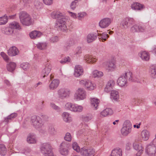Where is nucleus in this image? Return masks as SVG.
Wrapping results in <instances>:
<instances>
[{
    "label": "nucleus",
    "instance_id": "obj_62",
    "mask_svg": "<svg viewBox=\"0 0 156 156\" xmlns=\"http://www.w3.org/2000/svg\"><path fill=\"white\" fill-rule=\"evenodd\" d=\"M69 14L73 18L76 19L77 18L76 15V13H73L70 12H68Z\"/></svg>",
    "mask_w": 156,
    "mask_h": 156
},
{
    "label": "nucleus",
    "instance_id": "obj_63",
    "mask_svg": "<svg viewBox=\"0 0 156 156\" xmlns=\"http://www.w3.org/2000/svg\"><path fill=\"white\" fill-rule=\"evenodd\" d=\"M5 83L8 86H10L11 85L9 81L7 80H5Z\"/></svg>",
    "mask_w": 156,
    "mask_h": 156
},
{
    "label": "nucleus",
    "instance_id": "obj_37",
    "mask_svg": "<svg viewBox=\"0 0 156 156\" xmlns=\"http://www.w3.org/2000/svg\"><path fill=\"white\" fill-rule=\"evenodd\" d=\"M62 116L64 120L66 122H69L71 121V118L70 116L69 113L67 112H64L62 114Z\"/></svg>",
    "mask_w": 156,
    "mask_h": 156
},
{
    "label": "nucleus",
    "instance_id": "obj_33",
    "mask_svg": "<svg viewBox=\"0 0 156 156\" xmlns=\"http://www.w3.org/2000/svg\"><path fill=\"white\" fill-rule=\"evenodd\" d=\"M113 113V111L110 108H107L103 110L101 112V114L102 116L105 117L109 115H111Z\"/></svg>",
    "mask_w": 156,
    "mask_h": 156
},
{
    "label": "nucleus",
    "instance_id": "obj_40",
    "mask_svg": "<svg viewBox=\"0 0 156 156\" xmlns=\"http://www.w3.org/2000/svg\"><path fill=\"white\" fill-rule=\"evenodd\" d=\"M93 75L94 77H101L103 76V73L101 71H99L97 70H94L93 72Z\"/></svg>",
    "mask_w": 156,
    "mask_h": 156
},
{
    "label": "nucleus",
    "instance_id": "obj_64",
    "mask_svg": "<svg viewBox=\"0 0 156 156\" xmlns=\"http://www.w3.org/2000/svg\"><path fill=\"white\" fill-rule=\"evenodd\" d=\"M42 83L40 82H39L37 83L34 85V87H37L39 85L41 84Z\"/></svg>",
    "mask_w": 156,
    "mask_h": 156
},
{
    "label": "nucleus",
    "instance_id": "obj_20",
    "mask_svg": "<svg viewBox=\"0 0 156 156\" xmlns=\"http://www.w3.org/2000/svg\"><path fill=\"white\" fill-rule=\"evenodd\" d=\"M83 59L87 63H94L97 60L95 57L88 55L84 56Z\"/></svg>",
    "mask_w": 156,
    "mask_h": 156
},
{
    "label": "nucleus",
    "instance_id": "obj_3",
    "mask_svg": "<svg viewBox=\"0 0 156 156\" xmlns=\"http://www.w3.org/2000/svg\"><path fill=\"white\" fill-rule=\"evenodd\" d=\"M134 23V20L133 18L127 17L124 19L121 22V25L122 28H132V29H141V27L137 24L134 25L132 27V25Z\"/></svg>",
    "mask_w": 156,
    "mask_h": 156
},
{
    "label": "nucleus",
    "instance_id": "obj_8",
    "mask_svg": "<svg viewBox=\"0 0 156 156\" xmlns=\"http://www.w3.org/2000/svg\"><path fill=\"white\" fill-rule=\"evenodd\" d=\"M31 122L33 126L37 129L42 128L43 124L42 122L41 118L38 116L33 115L31 117Z\"/></svg>",
    "mask_w": 156,
    "mask_h": 156
},
{
    "label": "nucleus",
    "instance_id": "obj_49",
    "mask_svg": "<svg viewBox=\"0 0 156 156\" xmlns=\"http://www.w3.org/2000/svg\"><path fill=\"white\" fill-rule=\"evenodd\" d=\"M65 140L68 141H70L71 140L72 137L70 134L69 133H67L65 136Z\"/></svg>",
    "mask_w": 156,
    "mask_h": 156
},
{
    "label": "nucleus",
    "instance_id": "obj_36",
    "mask_svg": "<svg viewBox=\"0 0 156 156\" xmlns=\"http://www.w3.org/2000/svg\"><path fill=\"white\" fill-rule=\"evenodd\" d=\"M140 56L142 59L145 61H147L149 59V56L148 53L145 51H143L141 52Z\"/></svg>",
    "mask_w": 156,
    "mask_h": 156
},
{
    "label": "nucleus",
    "instance_id": "obj_32",
    "mask_svg": "<svg viewBox=\"0 0 156 156\" xmlns=\"http://www.w3.org/2000/svg\"><path fill=\"white\" fill-rule=\"evenodd\" d=\"M48 132V134L51 136L55 135L57 133V131L55 129L54 126L52 125L49 126Z\"/></svg>",
    "mask_w": 156,
    "mask_h": 156
},
{
    "label": "nucleus",
    "instance_id": "obj_53",
    "mask_svg": "<svg viewBox=\"0 0 156 156\" xmlns=\"http://www.w3.org/2000/svg\"><path fill=\"white\" fill-rule=\"evenodd\" d=\"M1 55L5 61H7L9 60L8 56L4 52H1Z\"/></svg>",
    "mask_w": 156,
    "mask_h": 156
},
{
    "label": "nucleus",
    "instance_id": "obj_12",
    "mask_svg": "<svg viewBox=\"0 0 156 156\" xmlns=\"http://www.w3.org/2000/svg\"><path fill=\"white\" fill-rule=\"evenodd\" d=\"M86 97L85 90L82 88H79L76 91L75 95V98L77 100H82Z\"/></svg>",
    "mask_w": 156,
    "mask_h": 156
},
{
    "label": "nucleus",
    "instance_id": "obj_61",
    "mask_svg": "<svg viewBox=\"0 0 156 156\" xmlns=\"http://www.w3.org/2000/svg\"><path fill=\"white\" fill-rule=\"evenodd\" d=\"M24 5H27L31 2V0H22Z\"/></svg>",
    "mask_w": 156,
    "mask_h": 156
},
{
    "label": "nucleus",
    "instance_id": "obj_46",
    "mask_svg": "<svg viewBox=\"0 0 156 156\" xmlns=\"http://www.w3.org/2000/svg\"><path fill=\"white\" fill-rule=\"evenodd\" d=\"M87 14L84 12L79 13L78 14L77 18L79 20H81L83 19L84 17L86 16Z\"/></svg>",
    "mask_w": 156,
    "mask_h": 156
},
{
    "label": "nucleus",
    "instance_id": "obj_58",
    "mask_svg": "<svg viewBox=\"0 0 156 156\" xmlns=\"http://www.w3.org/2000/svg\"><path fill=\"white\" fill-rule=\"evenodd\" d=\"M34 4L35 6H36L37 9L42 5V3L37 0L35 1L34 2Z\"/></svg>",
    "mask_w": 156,
    "mask_h": 156
},
{
    "label": "nucleus",
    "instance_id": "obj_60",
    "mask_svg": "<svg viewBox=\"0 0 156 156\" xmlns=\"http://www.w3.org/2000/svg\"><path fill=\"white\" fill-rule=\"evenodd\" d=\"M107 85H109L112 88L113 87L114 85V82L113 80H109L107 83Z\"/></svg>",
    "mask_w": 156,
    "mask_h": 156
},
{
    "label": "nucleus",
    "instance_id": "obj_57",
    "mask_svg": "<svg viewBox=\"0 0 156 156\" xmlns=\"http://www.w3.org/2000/svg\"><path fill=\"white\" fill-rule=\"evenodd\" d=\"M43 1L45 4L50 5L52 3L53 0H43Z\"/></svg>",
    "mask_w": 156,
    "mask_h": 156
},
{
    "label": "nucleus",
    "instance_id": "obj_7",
    "mask_svg": "<svg viewBox=\"0 0 156 156\" xmlns=\"http://www.w3.org/2000/svg\"><path fill=\"white\" fill-rule=\"evenodd\" d=\"M65 109L74 112H80L83 110V107L80 105L68 102L65 106Z\"/></svg>",
    "mask_w": 156,
    "mask_h": 156
},
{
    "label": "nucleus",
    "instance_id": "obj_34",
    "mask_svg": "<svg viewBox=\"0 0 156 156\" xmlns=\"http://www.w3.org/2000/svg\"><path fill=\"white\" fill-rule=\"evenodd\" d=\"M141 135L142 139L143 140H147L149 138V132L147 130H144L141 132Z\"/></svg>",
    "mask_w": 156,
    "mask_h": 156
},
{
    "label": "nucleus",
    "instance_id": "obj_26",
    "mask_svg": "<svg viewBox=\"0 0 156 156\" xmlns=\"http://www.w3.org/2000/svg\"><path fill=\"white\" fill-rule=\"evenodd\" d=\"M51 66L50 65L46 66L45 68L42 71L41 76L43 78H44L47 76L51 71Z\"/></svg>",
    "mask_w": 156,
    "mask_h": 156
},
{
    "label": "nucleus",
    "instance_id": "obj_30",
    "mask_svg": "<svg viewBox=\"0 0 156 156\" xmlns=\"http://www.w3.org/2000/svg\"><path fill=\"white\" fill-rule=\"evenodd\" d=\"M119 95L118 92L116 90L112 91L110 94V98L112 100L117 101L119 99Z\"/></svg>",
    "mask_w": 156,
    "mask_h": 156
},
{
    "label": "nucleus",
    "instance_id": "obj_25",
    "mask_svg": "<svg viewBox=\"0 0 156 156\" xmlns=\"http://www.w3.org/2000/svg\"><path fill=\"white\" fill-rule=\"evenodd\" d=\"M42 34L41 32L35 30L30 33L29 36L31 39H34L40 37Z\"/></svg>",
    "mask_w": 156,
    "mask_h": 156
},
{
    "label": "nucleus",
    "instance_id": "obj_15",
    "mask_svg": "<svg viewBox=\"0 0 156 156\" xmlns=\"http://www.w3.org/2000/svg\"><path fill=\"white\" fill-rule=\"evenodd\" d=\"M112 21L111 19L106 18L101 20L99 23V26L101 28H105L108 27Z\"/></svg>",
    "mask_w": 156,
    "mask_h": 156
},
{
    "label": "nucleus",
    "instance_id": "obj_11",
    "mask_svg": "<svg viewBox=\"0 0 156 156\" xmlns=\"http://www.w3.org/2000/svg\"><path fill=\"white\" fill-rule=\"evenodd\" d=\"M57 93L59 98L64 99L69 97L70 91L68 89L61 88L58 90Z\"/></svg>",
    "mask_w": 156,
    "mask_h": 156
},
{
    "label": "nucleus",
    "instance_id": "obj_31",
    "mask_svg": "<svg viewBox=\"0 0 156 156\" xmlns=\"http://www.w3.org/2000/svg\"><path fill=\"white\" fill-rule=\"evenodd\" d=\"M16 64L13 62H11L7 65V69L10 72H13L15 69Z\"/></svg>",
    "mask_w": 156,
    "mask_h": 156
},
{
    "label": "nucleus",
    "instance_id": "obj_2",
    "mask_svg": "<svg viewBox=\"0 0 156 156\" xmlns=\"http://www.w3.org/2000/svg\"><path fill=\"white\" fill-rule=\"evenodd\" d=\"M128 80L134 82H140L137 78L136 80L133 79L132 73L131 72L127 71L119 77L117 81V84L119 86L122 87L127 86Z\"/></svg>",
    "mask_w": 156,
    "mask_h": 156
},
{
    "label": "nucleus",
    "instance_id": "obj_21",
    "mask_svg": "<svg viewBox=\"0 0 156 156\" xmlns=\"http://www.w3.org/2000/svg\"><path fill=\"white\" fill-rule=\"evenodd\" d=\"M59 83V81L58 80L54 79L51 81L50 83L49 87L51 90L55 89L58 86Z\"/></svg>",
    "mask_w": 156,
    "mask_h": 156
},
{
    "label": "nucleus",
    "instance_id": "obj_39",
    "mask_svg": "<svg viewBox=\"0 0 156 156\" xmlns=\"http://www.w3.org/2000/svg\"><path fill=\"white\" fill-rule=\"evenodd\" d=\"M8 18L7 16L5 15L0 17V25H4L8 21Z\"/></svg>",
    "mask_w": 156,
    "mask_h": 156
},
{
    "label": "nucleus",
    "instance_id": "obj_48",
    "mask_svg": "<svg viewBox=\"0 0 156 156\" xmlns=\"http://www.w3.org/2000/svg\"><path fill=\"white\" fill-rule=\"evenodd\" d=\"M70 60V58L68 56L67 57H66L62 59L61 61H60V62L61 64H64L66 63H67L69 62Z\"/></svg>",
    "mask_w": 156,
    "mask_h": 156
},
{
    "label": "nucleus",
    "instance_id": "obj_59",
    "mask_svg": "<svg viewBox=\"0 0 156 156\" xmlns=\"http://www.w3.org/2000/svg\"><path fill=\"white\" fill-rule=\"evenodd\" d=\"M92 118L91 116H86L83 118V120L85 122H88L91 120Z\"/></svg>",
    "mask_w": 156,
    "mask_h": 156
},
{
    "label": "nucleus",
    "instance_id": "obj_23",
    "mask_svg": "<svg viewBox=\"0 0 156 156\" xmlns=\"http://www.w3.org/2000/svg\"><path fill=\"white\" fill-rule=\"evenodd\" d=\"M131 8L134 10L138 11H141L144 8V6L138 2L134 3L131 4Z\"/></svg>",
    "mask_w": 156,
    "mask_h": 156
},
{
    "label": "nucleus",
    "instance_id": "obj_22",
    "mask_svg": "<svg viewBox=\"0 0 156 156\" xmlns=\"http://www.w3.org/2000/svg\"><path fill=\"white\" fill-rule=\"evenodd\" d=\"M122 149L119 147H116L112 150L109 156H122Z\"/></svg>",
    "mask_w": 156,
    "mask_h": 156
},
{
    "label": "nucleus",
    "instance_id": "obj_9",
    "mask_svg": "<svg viewBox=\"0 0 156 156\" xmlns=\"http://www.w3.org/2000/svg\"><path fill=\"white\" fill-rule=\"evenodd\" d=\"M132 125L129 121L124 122V126L121 129V132L122 135L124 136H127L131 131Z\"/></svg>",
    "mask_w": 156,
    "mask_h": 156
},
{
    "label": "nucleus",
    "instance_id": "obj_41",
    "mask_svg": "<svg viewBox=\"0 0 156 156\" xmlns=\"http://www.w3.org/2000/svg\"><path fill=\"white\" fill-rule=\"evenodd\" d=\"M115 67V65L114 63L112 62H111L107 64L105 68L107 69L110 71L113 69H114Z\"/></svg>",
    "mask_w": 156,
    "mask_h": 156
},
{
    "label": "nucleus",
    "instance_id": "obj_38",
    "mask_svg": "<svg viewBox=\"0 0 156 156\" xmlns=\"http://www.w3.org/2000/svg\"><path fill=\"white\" fill-rule=\"evenodd\" d=\"M17 114L16 113H12L6 118H5L4 121L6 123H8L9 120H11L15 118L17 116Z\"/></svg>",
    "mask_w": 156,
    "mask_h": 156
},
{
    "label": "nucleus",
    "instance_id": "obj_5",
    "mask_svg": "<svg viewBox=\"0 0 156 156\" xmlns=\"http://www.w3.org/2000/svg\"><path fill=\"white\" fill-rule=\"evenodd\" d=\"M145 152L149 156H156V138L153 140L152 143L146 146Z\"/></svg>",
    "mask_w": 156,
    "mask_h": 156
},
{
    "label": "nucleus",
    "instance_id": "obj_29",
    "mask_svg": "<svg viewBox=\"0 0 156 156\" xmlns=\"http://www.w3.org/2000/svg\"><path fill=\"white\" fill-rule=\"evenodd\" d=\"M150 73L151 76L153 78H156V65L154 64L151 66L150 69Z\"/></svg>",
    "mask_w": 156,
    "mask_h": 156
},
{
    "label": "nucleus",
    "instance_id": "obj_35",
    "mask_svg": "<svg viewBox=\"0 0 156 156\" xmlns=\"http://www.w3.org/2000/svg\"><path fill=\"white\" fill-rule=\"evenodd\" d=\"M99 39L100 41H102V42L106 41L109 37V35L106 33L104 32L102 34L99 33Z\"/></svg>",
    "mask_w": 156,
    "mask_h": 156
},
{
    "label": "nucleus",
    "instance_id": "obj_18",
    "mask_svg": "<svg viewBox=\"0 0 156 156\" xmlns=\"http://www.w3.org/2000/svg\"><path fill=\"white\" fill-rule=\"evenodd\" d=\"M83 70V68L80 65L76 66L75 68L74 75L75 77H78L82 75Z\"/></svg>",
    "mask_w": 156,
    "mask_h": 156
},
{
    "label": "nucleus",
    "instance_id": "obj_55",
    "mask_svg": "<svg viewBox=\"0 0 156 156\" xmlns=\"http://www.w3.org/2000/svg\"><path fill=\"white\" fill-rule=\"evenodd\" d=\"M112 88L111 87L109 86V85H106L105 87V91L107 92L112 91Z\"/></svg>",
    "mask_w": 156,
    "mask_h": 156
},
{
    "label": "nucleus",
    "instance_id": "obj_10",
    "mask_svg": "<svg viewBox=\"0 0 156 156\" xmlns=\"http://www.w3.org/2000/svg\"><path fill=\"white\" fill-rule=\"evenodd\" d=\"M70 146L69 143L66 142H63L60 144L59 151L63 155H66L68 154V148Z\"/></svg>",
    "mask_w": 156,
    "mask_h": 156
},
{
    "label": "nucleus",
    "instance_id": "obj_16",
    "mask_svg": "<svg viewBox=\"0 0 156 156\" xmlns=\"http://www.w3.org/2000/svg\"><path fill=\"white\" fill-rule=\"evenodd\" d=\"M97 30V33H90L88 34L87 37V41L88 43H91L95 41L99 35Z\"/></svg>",
    "mask_w": 156,
    "mask_h": 156
},
{
    "label": "nucleus",
    "instance_id": "obj_50",
    "mask_svg": "<svg viewBox=\"0 0 156 156\" xmlns=\"http://www.w3.org/2000/svg\"><path fill=\"white\" fill-rule=\"evenodd\" d=\"M2 32L5 34L10 35L13 33V30H2Z\"/></svg>",
    "mask_w": 156,
    "mask_h": 156
},
{
    "label": "nucleus",
    "instance_id": "obj_17",
    "mask_svg": "<svg viewBox=\"0 0 156 156\" xmlns=\"http://www.w3.org/2000/svg\"><path fill=\"white\" fill-rule=\"evenodd\" d=\"M133 148L136 151H138V152L136 154V156H140L144 151L143 148L141 144H139L137 142H134L133 144Z\"/></svg>",
    "mask_w": 156,
    "mask_h": 156
},
{
    "label": "nucleus",
    "instance_id": "obj_51",
    "mask_svg": "<svg viewBox=\"0 0 156 156\" xmlns=\"http://www.w3.org/2000/svg\"><path fill=\"white\" fill-rule=\"evenodd\" d=\"M82 52V49L80 47H78L76 50L75 54L76 55H79Z\"/></svg>",
    "mask_w": 156,
    "mask_h": 156
},
{
    "label": "nucleus",
    "instance_id": "obj_6",
    "mask_svg": "<svg viewBox=\"0 0 156 156\" xmlns=\"http://www.w3.org/2000/svg\"><path fill=\"white\" fill-rule=\"evenodd\" d=\"M42 153L45 156H55L53 154L51 146L48 143H44L41 147Z\"/></svg>",
    "mask_w": 156,
    "mask_h": 156
},
{
    "label": "nucleus",
    "instance_id": "obj_43",
    "mask_svg": "<svg viewBox=\"0 0 156 156\" xmlns=\"http://www.w3.org/2000/svg\"><path fill=\"white\" fill-rule=\"evenodd\" d=\"M7 152L5 146L3 144H0V154L1 155H5Z\"/></svg>",
    "mask_w": 156,
    "mask_h": 156
},
{
    "label": "nucleus",
    "instance_id": "obj_28",
    "mask_svg": "<svg viewBox=\"0 0 156 156\" xmlns=\"http://www.w3.org/2000/svg\"><path fill=\"white\" fill-rule=\"evenodd\" d=\"M9 27L12 29H21L20 24L16 21L10 23L9 25Z\"/></svg>",
    "mask_w": 156,
    "mask_h": 156
},
{
    "label": "nucleus",
    "instance_id": "obj_4",
    "mask_svg": "<svg viewBox=\"0 0 156 156\" xmlns=\"http://www.w3.org/2000/svg\"><path fill=\"white\" fill-rule=\"evenodd\" d=\"M19 18L23 25L29 26L32 23V19L30 15L25 12H21L19 14Z\"/></svg>",
    "mask_w": 156,
    "mask_h": 156
},
{
    "label": "nucleus",
    "instance_id": "obj_52",
    "mask_svg": "<svg viewBox=\"0 0 156 156\" xmlns=\"http://www.w3.org/2000/svg\"><path fill=\"white\" fill-rule=\"evenodd\" d=\"M78 0H75L74 1L72 2L70 5L71 8L73 9H74L76 6V4Z\"/></svg>",
    "mask_w": 156,
    "mask_h": 156
},
{
    "label": "nucleus",
    "instance_id": "obj_13",
    "mask_svg": "<svg viewBox=\"0 0 156 156\" xmlns=\"http://www.w3.org/2000/svg\"><path fill=\"white\" fill-rule=\"evenodd\" d=\"M79 83L80 84L84 86L88 90H92L95 88V84L92 83L90 80H82L80 81Z\"/></svg>",
    "mask_w": 156,
    "mask_h": 156
},
{
    "label": "nucleus",
    "instance_id": "obj_1",
    "mask_svg": "<svg viewBox=\"0 0 156 156\" xmlns=\"http://www.w3.org/2000/svg\"><path fill=\"white\" fill-rule=\"evenodd\" d=\"M51 16L52 18L58 20L55 24L56 28L60 29L67 28L65 24L66 21L68 19V17L65 16L64 13L59 11L53 12L51 13Z\"/></svg>",
    "mask_w": 156,
    "mask_h": 156
},
{
    "label": "nucleus",
    "instance_id": "obj_47",
    "mask_svg": "<svg viewBox=\"0 0 156 156\" xmlns=\"http://www.w3.org/2000/svg\"><path fill=\"white\" fill-rule=\"evenodd\" d=\"M59 41L58 37L56 36H53L50 38L49 41L51 43H54L57 42Z\"/></svg>",
    "mask_w": 156,
    "mask_h": 156
},
{
    "label": "nucleus",
    "instance_id": "obj_56",
    "mask_svg": "<svg viewBox=\"0 0 156 156\" xmlns=\"http://www.w3.org/2000/svg\"><path fill=\"white\" fill-rule=\"evenodd\" d=\"M112 88L111 87L109 86V85H106L105 87V91L107 92L112 91Z\"/></svg>",
    "mask_w": 156,
    "mask_h": 156
},
{
    "label": "nucleus",
    "instance_id": "obj_42",
    "mask_svg": "<svg viewBox=\"0 0 156 156\" xmlns=\"http://www.w3.org/2000/svg\"><path fill=\"white\" fill-rule=\"evenodd\" d=\"M36 45L39 49L43 50L46 48L47 44L45 42H39Z\"/></svg>",
    "mask_w": 156,
    "mask_h": 156
},
{
    "label": "nucleus",
    "instance_id": "obj_14",
    "mask_svg": "<svg viewBox=\"0 0 156 156\" xmlns=\"http://www.w3.org/2000/svg\"><path fill=\"white\" fill-rule=\"evenodd\" d=\"M80 154L83 156H89L93 155L95 152L94 149L86 147L81 148L80 150Z\"/></svg>",
    "mask_w": 156,
    "mask_h": 156
},
{
    "label": "nucleus",
    "instance_id": "obj_24",
    "mask_svg": "<svg viewBox=\"0 0 156 156\" xmlns=\"http://www.w3.org/2000/svg\"><path fill=\"white\" fill-rule=\"evenodd\" d=\"M91 104L92 108L94 110H96L99 105L100 101L97 98H91Z\"/></svg>",
    "mask_w": 156,
    "mask_h": 156
},
{
    "label": "nucleus",
    "instance_id": "obj_45",
    "mask_svg": "<svg viewBox=\"0 0 156 156\" xmlns=\"http://www.w3.org/2000/svg\"><path fill=\"white\" fill-rule=\"evenodd\" d=\"M73 149L77 152H79L80 151V148L77 143L76 142H73L72 144Z\"/></svg>",
    "mask_w": 156,
    "mask_h": 156
},
{
    "label": "nucleus",
    "instance_id": "obj_27",
    "mask_svg": "<svg viewBox=\"0 0 156 156\" xmlns=\"http://www.w3.org/2000/svg\"><path fill=\"white\" fill-rule=\"evenodd\" d=\"M27 141L29 144H35L36 142L35 135L33 133L29 134L28 136Z\"/></svg>",
    "mask_w": 156,
    "mask_h": 156
},
{
    "label": "nucleus",
    "instance_id": "obj_19",
    "mask_svg": "<svg viewBox=\"0 0 156 156\" xmlns=\"http://www.w3.org/2000/svg\"><path fill=\"white\" fill-rule=\"evenodd\" d=\"M19 53L18 48L15 46H12L8 51V55L11 56H13L17 55Z\"/></svg>",
    "mask_w": 156,
    "mask_h": 156
},
{
    "label": "nucleus",
    "instance_id": "obj_54",
    "mask_svg": "<svg viewBox=\"0 0 156 156\" xmlns=\"http://www.w3.org/2000/svg\"><path fill=\"white\" fill-rule=\"evenodd\" d=\"M50 105L51 107L53 109H54L58 111L59 110V107L56 105L55 104L53 103H51Z\"/></svg>",
    "mask_w": 156,
    "mask_h": 156
},
{
    "label": "nucleus",
    "instance_id": "obj_44",
    "mask_svg": "<svg viewBox=\"0 0 156 156\" xmlns=\"http://www.w3.org/2000/svg\"><path fill=\"white\" fill-rule=\"evenodd\" d=\"M20 66L24 70H26L29 69L30 65L28 63L24 62L20 64Z\"/></svg>",
    "mask_w": 156,
    "mask_h": 156
}]
</instances>
